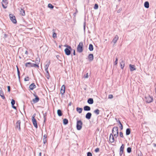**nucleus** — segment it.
Wrapping results in <instances>:
<instances>
[{
    "mask_svg": "<svg viewBox=\"0 0 156 156\" xmlns=\"http://www.w3.org/2000/svg\"><path fill=\"white\" fill-rule=\"evenodd\" d=\"M72 50V48H71L70 49L69 48H65L64 50V51L65 54L67 55H69L71 54V52Z\"/></svg>",
    "mask_w": 156,
    "mask_h": 156,
    "instance_id": "9d476101",
    "label": "nucleus"
},
{
    "mask_svg": "<svg viewBox=\"0 0 156 156\" xmlns=\"http://www.w3.org/2000/svg\"><path fill=\"white\" fill-rule=\"evenodd\" d=\"M57 113L58 115L59 116H62V111L60 109H58L57 110Z\"/></svg>",
    "mask_w": 156,
    "mask_h": 156,
    "instance_id": "cd10ccee",
    "label": "nucleus"
},
{
    "mask_svg": "<svg viewBox=\"0 0 156 156\" xmlns=\"http://www.w3.org/2000/svg\"><path fill=\"white\" fill-rule=\"evenodd\" d=\"M114 136L111 133L110 134L109 140L111 143H113L115 141Z\"/></svg>",
    "mask_w": 156,
    "mask_h": 156,
    "instance_id": "dca6fc26",
    "label": "nucleus"
},
{
    "mask_svg": "<svg viewBox=\"0 0 156 156\" xmlns=\"http://www.w3.org/2000/svg\"><path fill=\"white\" fill-rule=\"evenodd\" d=\"M83 110L85 111H90V108L89 106L86 105L84 107Z\"/></svg>",
    "mask_w": 156,
    "mask_h": 156,
    "instance_id": "4be33fe9",
    "label": "nucleus"
},
{
    "mask_svg": "<svg viewBox=\"0 0 156 156\" xmlns=\"http://www.w3.org/2000/svg\"><path fill=\"white\" fill-rule=\"evenodd\" d=\"M94 112L97 115H98L100 113V110L98 109H96L94 111Z\"/></svg>",
    "mask_w": 156,
    "mask_h": 156,
    "instance_id": "2f4dec72",
    "label": "nucleus"
},
{
    "mask_svg": "<svg viewBox=\"0 0 156 156\" xmlns=\"http://www.w3.org/2000/svg\"><path fill=\"white\" fill-rule=\"evenodd\" d=\"M48 7L51 9H52L54 8V6L51 4H48Z\"/></svg>",
    "mask_w": 156,
    "mask_h": 156,
    "instance_id": "f704fd0d",
    "label": "nucleus"
},
{
    "mask_svg": "<svg viewBox=\"0 0 156 156\" xmlns=\"http://www.w3.org/2000/svg\"><path fill=\"white\" fill-rule=\"evenodd\" d=\"M46 138H47L46 135L45 134H44L43 136V139H46Z\"/></svg>",
    "mask_w": 156,
    "mask_h": 156,
    "instance_id": "052dcab7",
    "label": "nucleus"
},
{
    "mask_svg": "<svg viewBox=\"0 0 156 156\" xmlns=\"http://www.w3.org/2000/svg\"><path fill=\"white\" fill-rule=\"evenodd\" d=\"M64 46L65 47H66V48H69V49H70L71 48V47L70 46H69L68 45L66 44L64 45Z\"/></svg>",
    "mask_w": 156,
    "mask_h": 156,
    "instance_id": "a19ab883",
    "label": "nucleus"
},
{
    "mask_svg": "<svg viewBox=\"0 0 156 156\" xmlns=\"http://www.w3.org/2000/svg\"><path fill=\"white\" fill-rule=\"evenodd\" d=\"M47 113L46 112L44 113H43V117L44 118V123H45L46 122V117L47 115Z\"/></svg>",
    "mask_w": 156,
    "mask_h": 156,
    "instance_id": "72a5a7b5",
    "label": "nucleus"
},
{
    "mask_svg": "<svg viewBox=\"0 0 156 156\" xmlns=\"http://www.w3.org/2000/svg\"><path fill=\"white\" fill-rule=\"evenodd\" d=\"M84 77L85 78H88V73H87L85 75H84Z\"/></svg>",
    "mask_w": 156,
    "mask_h": 156,
    "instance_id": "13d9d810",
    "label": "nucleus"
},
{
    "mask_svg": "<svg viewBox=\"0 0 156 156\" xmlns=\"http://www.w3.org/2000/svg\"><path fill=\"white\" fill-rule=\"evenodd\" d=\"M118 123H119V124L121 125V124H122L121 122L119 121V120L118 121Z\"/></svg>",
    "mask_w": 156,
    "mask_h": 156,
    "instance_id": "69168bd1",
    "label": "nucleus"
},
{
    "mask_svg": "<svg viewBox=\"0 0 156 156\" xmlns=\"http://www.w3.org/2000/svg\"><path fill=\"white\" fill-rule=\"evenodd\" d=\"M118 58L116 57L115 58V63L114 64L115 65H116L118 63Z\"/></svg>",
    "mask_w": 156,
    "mask_h": 156,
    "instance_id": "c03bdc74",
    "label": "nucleus"
},
{
    "mask_svg": "<svg viewBox=\"0 0 156 156\" xmlns=\"http://www.w3.org/2000/svg\"><path fill=\"white\" fill-rule=\"evenodd\" d=\"M46 76H47V78L48 79H49V77H50V75L49 74V73H48V74H46Z\"/></svg>",
    "mask_w": 156,
    "mask_h": 156,
    "instance_id": "8fccbe9b",
    "label": "nucleus"
},
{
    "mask_svg": "<svg viewBox=\"0 0 156 156\" xmlns=\"http://www.w3.org/2000/svg\"><path fill=\"white\" fill-rule=\"evenodd\" d=\"M88 58L90 62L92 61L94 59L93 55L92 54H89L88 56Z\"/></svg>",
    "mask_w": 156,
    "mask_h": 156,
    "instance_id": "6ab92c4d",
    "label": "nucleus"
},
{
    "mask_svg": "<svg viewBox=\"0 0 156 156\" xmlns=\"http://www.w3.org/2000/svg\"><path fill=\"white\" fill-rule=\"evenodd\" d=\"M87 102L89 104H92L94 103V100L92 98H89L87 101Z\"/></svg>",
    "mask_w": 156,
    "mask_h": 156,
    "instance_id": "5701e85b",
    "label": "nucleus"
},
{
    "mask_svg": "<svg viewBox=\"0 0 156 156\" xmlns=\"http://www.w3.org/2000/svg\"><path fill=\"white\" fill-rule=\"evenodd\" d=\"M131 133V129L130 128H127L126 130V135L127 136L129 135Z\"/></svg>",
    "mask_w": 156,
    "mask_h": 156,
    "instance_id": "393cba45",
    "label": "nucleus"
},
{
    "mask_svg": "<svg viewBox=\"0 0 156 156\" xmlns=\"http://www.w3.org/2000/svg\"><path fill=\"white\" fill-rule=\"evenodd\" d=\"M94 49V47L92 44H90L89 45V50L90 51H93Z\"/></svg>",
    "mask_w": 156,
    "mask_h": 156,
    "instance_id": "c85d7f7f",
    "label": "nucleus"
},
{
    "mask_svg": "<svg viewBox=\"0 0 156 156\" xmlns=\"http://www.w3.org/2000/svg\"><path fill=\"white\" fill-rule=\"evenodd\" d=\"M113 96L112 94H110L109 95L108 98H110V99H112L113 98Z\"/></svg>",
    "mask_w": 156,
    "mask_h": 156,
    "instance_id": "603ef678",
    "label": "nucleus"
},
{
    "mask_svg": "<svg viewBox=\"0 0 156 156\" xmlns=\"http://www.w3.org/2000/svg\"><path fill=\"white\" fill-rule=\"evenodd\" d=\"M45 69V71L46 72V74H48L49 73V72H48V69Z\"/></svg>",
    "mask_w": 156,
    "mask_h": 156,
    "instance_id": "5fc2aeb1",
    "label": "nucleus"
},
{
    "mask_svg": "<svg viewBox=\"0 0 156 156\" xmlns=\"http://www.w3.org/2000/svg\"><path fill=\"white\" fill-rule=\"evenodd\" d=\"M10 20L14 24L17 23V21L15 16L12 14H10L9 15Z\"/></svg>",
    "mask_w": 156,
    "mask_h": 156,
    "instance_id": "39448f33",
    "label": "nucleus"
},
{
    "mask_svg": "<svg viewBox=\"0 0 156 156\" xmlns=\"http://www.w3.org/2000/svg\"><path fill=\"white\" fill-rule=\"evenodd\" d=\"M30 78L27 76L24 79V81H28L29 80Z\"/></svg>",
    "mask_w": 156,
    "mask_h": 156,
    "instance_id": "ea45409f",
    "label": "nucleus"
},
{
    "mask_svg": "<svg viewBox=\"0 0 156 156\" xmlns=\"http://www.w3.org/2000/svg\"><path fill=\"white\" fill-rule=\"evenodd\" d=\"M124 148V145L122 144L120 148L119 154L120 156H122L123 152V150Z\"/></svg>",
    "mask_w": 156,
    "mask_h": 156,
    "instance_id": "f8f14e48",
    "label": "nucleus"
},
{
    "mask_svg": "<svg viewBox=\"0 0 156 156\" xmlns=\"http://www.w3.org/2000/svg\"><path fill=\"white\" fill-rule=\"evenodd\" d=\"M144 6L146 8L148 9L149 8V3L147 1H146L144 3Z\"/></svg>",
    "mask_w": 156,
    "mask_h": 156,
    "instance_id": "bb28decb",
    "label": "nucleus"
},
{
    "mask_svg": "<svg viewBox=\"0 0 156 156\" xmlns=\"http://www.w3.org/2000/svg\"><path fill=\"white\" fill-rule=\"evenodd\" d=\"M40 58H39V56H38L37 58H36V60L35 61V64H34V65H36L37 66H35V67H37V68H38L39 67L38 65L40 63Z\"/></svg>",
    "mask_w": 156,
    "mask_h": 156,
    "instance_id": "9b49d317",
    "label": "nucleus"
},
{
    "mask_svg": "<svg viewBox=\"0 0 156 156\" xmlns=\"http://www.w3.org/2000/svg\"><path fill=\"white\" fill-rule=\"evenodd\" d=\"M85 26H86V23L85 22H84L83 25V28L84 30H85Z\"/></svg>",
    "mask_w": 156,
    "mask_h": 156,
    "instance_id": "bf43d9fd",
    "label": "nucleus"
},
{
    "mask_svg": "<svg viewBox=\"0 0 156 156\" xmlns=\"http://www.w3.org/2000/svg\"><path fill=\"white\" fill-rule=\"evenodd\" d=\"M120 136L121 137H122V138L124 137L123 134L122 132H120Z\"/></svg>",
    "mask_w": 156,
    "mask_h": 156,
    "instance_id": "49530a36",
    "label": "nucleus"
},
{
    "mask_svg": "<svg viewBox=\"0 0 156 156\" xmlns=\"http://www.w3.org/2000/svg\"><path fill=\"white\" fill-rule=\"evenodd\" d=\"M8 91L9 92L10 91V86H7Z\"/></svg>",
    "mask_w": 156,
    "mask_h": 156,
    "instance_id": "3c124183",
    "label": "nucleus"
},
{
    "mask_svg": "<svg viewBox=\"0 0 156 156\" xmlns=\"http://www.w3.org/2000/svg\"><path fill=\"white\" fill-rule=\"evenodd\" d=\"M119 39L118 36L117 35H116L114 38L112 40V42H113L114 44H115L117 42V41Z\"/></svg>",
    "mask_w": 156,
    "mask_h": 156,
    "instance_id": "412c9836",
    "label": "nucleus"
},
{
    "mask_svg": "<svg viewBox=\"0 0 156 156\" xmlns=\"http://www.w3.org/2000/svg\"><path fill=\"white\" fill-rule=\"evenodd\" d=\"M145 101L146 103H150L152 102L153 101V98L152 97H151L150 95H148L145 96Z\"/></svg>",
    "mask_w": 156,
    "mask_h": 156,
    "instance_id": "423d86ee",
    "label": "nucleus"
},
{
    "mask_svg": "<svg viewBox=\"0 0 156 156\" xmlns=\"http://www.w3.org/2000/svg\"><path fill=\"white\" fill-rule=\"evenodd\" d=\"M132 151V148L130 147H128L127 149V151L128 153H130Z\"/></svg>",
    "mask_w": 156,
    "mask_h": 156,
    "instance_id": "c9c22d12",
    "label": "nucleus"
},
{
    "mask_svg": "<svg viewBox=\"0 0 156 156\" xmlns=\"http://www.w3.org/2000/svg\"><path fill=\"white\" fill-rule=\"evenodd\" d=\"M47 141V140L46 139H43V143L44 144H45Z\"/></svg>",
    "mask_w": 156,
    "mask_h": 156,
    "instance_id": "09e8293b",
    "label": "nucleus"
},
{
    "mask_svg": "<svg viewBox=\"0 0 156 156\" xmlns=\"http://www.w3.org/2000/svg\"><path fill=\"white\" fill-rule=\"evenodd\" d=\"M118 127L117 126L114 127L112 129V133L115 138H117L118 134Z\"/></svg>",
    "mask_w": 156,
    "mask_h": 156,
    "instance_id": "f03ea898",
    "label": "nucleus"
},
{
    "mask_svg": "<svg viewBox=\"0 0 156 156\" xmlns=\"http://www.w3.org/2000/svg\"><path fill=\"white\" fill-rule=\"evenodd\" d=\"M50 64V61L49 60L48 62H47V64L45 66V69H48L49 66Z\"/></svg>",
    "mask_w": 156,
    "mask_h": 156,
    "instance_id": "473e14b6",
    "label": "nucleus"
},
{
    "mask_svg": "<svg viewBox=\"0 0 156 156\" xmlns=\"http://www.w3.org/2000/svg\"><path fill=\"white\" fill-rule=\"evenodd\" d=\"M76 111L79 113H80L82 112L83 108H81L77 107L76 108Z\"/></svg>",
    "mask_w": 156,
    "mask_h": 156,
    "instance_id": "c756f323",
    "label": "nucleus"
},
{
    "mask_svg": "<svg viewBox=\"0 0 156 156\" xmlns=\"http://www.w3.org/2000/svg\"><path fill=\"white\" fill-rule=\"evenodd\" d=\"M16 67L17 68V73L18 76H19V75H20V71L19 70V69L18 68V66H16Z\"/></svg>",
    "mask_w": 156,
    "mask_h": 156,
    "instance_id": "e433bc0d",
    "label": "nucleus"
},
{
    "mask_svg": "<svg viewBox=\"0 0 156 156\" xmlns=\"http://www.w3.org/2000/svg\"><path fill=\"white\" fill-rule=\"evenodd\" d=\"M83 50V44L82 42H80L77 47V51L81 53Z\"/></svg>",
    "mask_w": 156,
    "mask_h": 156,
    "instance_id": "7ed1b4c3",
    "label": "nucleus"
},
{
    "mask_svg": "<svg viewBox=\"0 0 156 156\" xmlns=\"http://www.w3.org/2000/svg\"><path fill=\"white\" fill-rule=\"evenodd\" d=\"M83 122L81 120H78L77 119L76 128L77 130H80L82 128Z\"/></svg>",
    "mask_w": 156,
    "mask_h": 156,
    "instance_id": "f257e3e1",
    "label": "nucleus"
},
{
    "mask_svg": "<svg viewBox=\"0 0 156 156\" xmlns=\"http://www.w3.org/2000/svg\"><path fill=\"white\" fill-rule=\"evenodd\" d=\"M41 152H40L39 153L38 156H41Z\"/></svg>",
    "mask_w": 156,
    "mask_h": 156,
    "instance_id": "338daca9",
    "label": "nucleus"
},
{
    "mask_svg": "<svg viewBox=\"0 0 156 156\" xmlns=\"http://www.w3.org/2000/svg\"><path fill=\"white\" fill-rule=\"evenodd\" d=\"M34 96L35 97V98L33 99L32 101L34 103H36L39 100V98L35 94H33Z\"/></svg>",
    "mask_w": 156,
    "mask_h": 156,
    "instance_id": "6e6552de",
    "label": "nucleus"
},
{
    "mask_svg": "<svg viewBox=\"0 0 156 156\" xmlns=\"http://www.w3.org/2000/svg\"><path fill=\"white\" fill-rule=\"evenodd\" d=\"M28 53V51H26L25 52V54L26 55H27Z\"/></svg>",
    "mask_w": 156,
    "mask_h": 156,
    "instance_id": "0e129e2a",
    "label": "nucleus"
},
{
    "mask_svg": "<svg viewBox=\"0 0 156 156\" xmlns=\"http://www.w3.org/2000/svg\"><path fill=\"white\" fill-rule=\"evenodd\" d=\"M92 154L91 152H88L87 153V156H92Z\"/></svg>",
    "mask_w": 156,
    "mask_h": 156,
    "instance_id": "79ce46f5",
    "label": "nucleus"
},
{
    "mask_svg": "<svg viewBox=\"0 0 156 156\" xmlns=\"http://www.w3.org/2000/svg\"><path fill=\"white\" fill-rule=\"evenodd\" d=\"M100 149L99 148H97L94 150L95 152L97 153L99 151Z\"/></svg>",
    "mask_w": 156,
    "mask_h": 156,
    "instance_id": "37998d69",
    "label": "nucleus"
},
{
    "mask_svg": "<svg viewBox=\"0 0 156 156\" xmlns=\"http://www.w3.org/2000/svg\"><path fill=\"white\" fill-rule=\"evenodd\" d=\"M36 116V114H34L33 115L32 117V121L34 126L36 128H37L38 126L37 123V121L36 119L35 118Z\"/></svg>",
    "mask_w": 156,
    "mask_h": 156,
    "instance_id": "20e7f679",
    "label": "nucleus"
},
{
    "mask_svg": "<svg viewBox=\"0 0 156 156\" xmlns=\"http://www.w3.org/2000/svg\"><path fill=\"white\" fill-rule=\"evenodd\" d=\"M98 8V5L97 4H95L94 5V9H97Z\"/></svg>",
    "mask_w": 156,
    "mask_h": 156,
    "instance_id": "4c0bfd02",
    "label": "nucleus"
},
{
    "mask_svg": "<svg viewBox=\"0 0 156 156\" xmlns=\"http://www.w3.org/2000/svg\"><path fill=\"white\" fill-rule=\"evenodd\" d=\"M0 96L3 99H5V97L4 95L3 92L2 91V89L1 87H0Z\"/></svg>",
    "mask_w": 156,
    "mask_h": 156,
    "instance_id": "2eb2a0df",
    "label": "nucleus"
},
{
    "mask_svg": "<svg viewBox=\"0 0 156 156\" xmlns=\"http://www.w3.org/2000/svg\"><path fill=\"white\" fill-rule=\"evenodd\" d=\"M7 0H2V2L6 5L8 4V2L7 1Z\"/></svg>",
    "mask_w": 156,
    "mask_h": 156,
    "instance_id": "a18cd8bd",
    "label": "nucleus"
},
{
    "mask_svg": "<svg viewBox=\"0 0 156 156\" xmlns=\"http://www.w3.org/2000/svg\"><path fill=\"white\" fill-rule=\"evenodd\" d=\"M78 12V11L77 10V9H76V12L73 13V15L74 16V17H75L76 16V14Z\"/></svg>",
    "mask_w": 156,
    "mask_h": 156,
    "instance_id": "de8ad7c7",
    "label": "nucleus"
},
{
    "mask_svg": "<svg viewBox=\"0 0 156 156\" xmlns=\"http://www.w3.org/2000/svg\"><path fill=\"white\" fill-rule=\"evenodd\" d=\"M122 10V9L121 8H120V9H119V10H118L117 11V13H119Z\"/></svg>",
    "mask_w": 156,
    "mask_h": 156,
    "instance_id": "4d7b16f0",
    "label": "nucleus"
},
{
    "mask_svg": "<svg viewBox=\"0 0 156 156\" xmlns=\"http://www.w3.org/2000/svg\"><path fill=\"white\" fill-rule=\"evenodd\" d=\"M120 67L122 69H123L125 66V62L123 60H122L120 62Z\"/></svg>",
    "mask_w": 156,
    "mask_h": 156,
    "instance_id": "a878e982",
    "label": "nucleus"
},
{
    "mask_svg": "<svg viewBox=\"0 0 156 156\" xmlns=\"http://www.w3.org/2000/svg\"><path fill=\"white\" fill-rule=\"evenodd\" d=\"M53 37L55 39L57 37V34L55 32L53 33L52 35Z\"/></svg>",
    "mask_w": 156,
    "mask_h": 156,
    "instance_id": "58836bf2",
    "label": "nucleus"
},
{
    "mask_svg": "<svg viewBox=\"0 0 156 156\" xmlns=\"http://www.w3.org/2000/svg\"><path fill=\"white\" fill-rule=\"evenodd\" d=\"M21 122L20 120H18L15 125V128L16 129H18V130L19 131H21V128H20V124H21Z\"/></svg>",
    "mask_w": 156,
    "mask_h": 156,
    "instance_id": "0eeeda50",
    "label": "nucleus"
},
{
    "mask_svg": "<svg viewBox=\"0 0 156 156\" xmlns=\"http://www.w3.org/2000/svg\"><path fill=\"white\" fill-rule=\"evenodd\" d=\"M7 37V35L6 34H4V38H6Z\"/></svg>",
    "mask_w": 156,
    "mask_h": 156,
    "instance_id": "680f3d73",
    "label": "nucleus"
},
{
    "mask_svg": "<svg viewBox=\"0 0 156 156\" xmlns=\"http://www.w3.org/2000/svg\"><path fill=\"white\" fill-rule=\"evenodd\" d=\"M65 91V85H63L61 89L60 90V93L62 94V95H63Z\"/></svg>",
    "mask_w": 156,
    "mask_h": 156,
    "instance_id": "ddd939ff",
    "label": "nucleus"
},
{
    "mask_svg": "<svg viewBox=\"0 0 156 156\" xmlns=\"http://www.w3.org/2000/svg\"><path fill=\"white\" fill-rule=\"evenodd\" d=\"M20 14L22 16H24L25 15V10L21 8L20 10Z\"/></svg>",
    "mask_w": 156,
    "mask_h": 156,
    "instance_id": "b1692460",
    "label": "nucleus"
},
{
    "mask_svg": "<svg viewBox=\"0 0 156 156\" xmlns=\"http://www.w3.org/2000/svg\"><path fill=\"white\" fill-rule=\"evenodd\" d=\"M154 145V146L155 147H156V144L154 143L153 144Z\"/></svg>",
    "mask_w": 156,
    "mask_h": 156,
    "instance_id": "774afa93",
    "label": "nucleus"
},
{
    "mask_svg": "<svg viewBox=\"0 0 156 156\" xmlns=\"http://www.w3.org/2000/svg\"><path fill=\"white\" fill-rule=\"evenodd\" d=\"M2 5L3 7L5 9L7 8V6H5L2 3Z\"/></svg>",
    "mask_w": 156,
    "mask_h": 156,
    "instance_id": "6e6d98bb",
    "label": "nucleus"
},
{
    "mask_svg": "<svg viewBox=\"0 0 156 156\" xmlns=\"http://www.w3.org/2000/svg\"><path fill=\"white\" fill-rule=\"evenodd\" d=\"M25 66L26 67H33L35 66H37L36 65H34V63H32L30 62H27L25 64Z\"/></svg>",
    "mask_w": 156,
    "mask_h": 156,
    "instance_id": "1a4fd4ad",
    "label": "nucleus"
},
{
    "mask_svg": "<svg viewBox=\"0 0 156 156\" xmlns=\"http://www.w3.org/2000/svg\"><path fill=\"white\" fill-rule=\"evenodd\" d=\"M15 101L14 100L12 99L11 101V104L12 108L15 109H16V107L14 106V105L15 104Z\"/></svg>",
    "mask_w": 156,
    "mask_h": 156,
    "instance_id": "aec40b11",
    "label": "nucleus"
},
{
    "mask_svg": "<svg viewBox=\"0 0 156 156\" xmlns=\"http://www.w3.org/2000/svg\"><path fill=\"white\" fill-rule=\"evenodd\" d=\"M129 67L130 68V71L131 72L133 71L136 70V68L135 67V66L134 65H132L131 64H129Z\"/></svg>",
    "mask_w": 156,
    "mask_h": 156,
    "instance_id": "4468645a",
    "label": "nucleus"
},
{
    "mask_svg": "<svg viewBox=\"0 0 156 156\" xmlns=\"http://www.w3.org/2000/svg\"><path fill=\"white\" fill-rule=\"evenodd\" d=\"M92 114L90 112H88L85 115V118L88 119H90L91 117Z\"/></svg>",
    "mask_w": 156,
    "mask_h": 156,
    "instance_id": "f3484780",
    "label": "nucleus"
},
{
    "mask_svg": "<svg viewBox=\"0 0 156 156\" xmlns=\"http://www.w3.org/2000/svg\"><path fill=\"white\" fill-rule=\"evenodd\" d=\"M73 55H76L75 51V50H73Z\"/></svg>",
    "mask_w": 156,
    "mask_h": 156,
    "instance_id": "e2e57ef3",
    "label": "nucleus"
},
{
    "mask_svg": "<svg viewBox=\"0 0 156 156\" xmlns=\"http://www.w3.org/2000/svg\"><path fill=\"white\" fill-rule=\"evenodd\" d=\"M68 123V120L66 119H63V124L64 125H66Z\"/></svg>",
    "mask_w": 156,
    "mask_h": 156,
    "instance_id": "7c9ffc66",
    "label": "nucleus"
},
{
    "mask_svg": "<svg viewBox=\"0 0 156 156\" xmlns=\"http://www.w3.org/2000/svg\"><path fill=\"white\" fill-rule=\"evenodd\" d=\"M36 86L34 83H32L29 87V88L30 90H32L36 88Z\"/></svg>",
    "mask_w": 156,
    "mask_h": 156,
    "instance_id": "a211bd4d",
    "label": "nucleus"
},
{
    "mask_svg": "<svg viewBox=\"0 0 156 156\" xmlns=\"http://www.w3.org/2000/svg\"><path fill=\"white\" fill-rule=\"evenodd\" d=\"M119 128L121 130H122L123 129V126L122 124H121V125H120V126H119Z\"/></svg>",
    "mask_w": 156,
    "mask_h": 156,
    "instance_id": "864d4df0",
    "label": "nucleus"
}]
</instances>
